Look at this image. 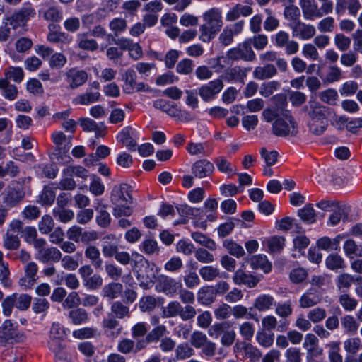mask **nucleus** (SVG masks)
Wrapping results in <instances>:
<instances>
[{
    "label": "nucleus",
    "mask_w": 362,
    "mask_h": 362,
    "mask_svg": "<svg viewBox=\"0 0 362 362\" xmlns=\"http://www.w3.org/2000/svg\"><path fill=\"white\" fill-rule=\"evenodd\" d=\"M115 259L122 265L131 264L132 269L136 272V279L140 282L141 286L148 288L153 284V264L146 259L142 255L135 252H132L131 256L127 252L118 250Z\"/></svg>",
    "instance_id": "obj_1"
},
{
    "label": "nucleus",
    "mask_w": 362,
    "mask_h": 362,
    "mask_svg": "<svg viewBox=\"0 0 362 362\" xmlns=\"http://www.w3.org/2000/svg\"><path fill=\"white\" fill-rule=\"evenodd\" d=\"M308 116V127L314 135H322L328 127V108L317 101H309L305 107Z\"/></svg>",
    "instance_id": "obj_2"
},
{
    "label": "nucleus",
    "mask_w": 362,
    "mask_h": 362,
    "mask_svg": "<svg viewBox=\"0 0 362 362\" xmlns=\"http://www.w3.org/2000/svg\"><path fill=\"white\" fill-rule=\"evenodd\" d=\"M131 199L129 186L127 184L115 185L110 196L111 202L115 205L113 215L117 218L130 216L132 213V209L129 206Z\"/></svg>",
    "instance_id": "obj_3"
},
{
    "label": "nucleus",
    "mask_w": 362,
    "mask_h": 362,
    "mask_svg": "<svg viewBox=\"0 0 362 362\" xmlns=\"http://www.w3.org/2000/svg\"><path fill=\"white\" fill-rule=\"evenodd\" d=\"M272 124V132L278 136H293L297 134L298 127L290 111L280 112L279 117L274 118Z\"/></svg>",
    "instance_id": "obj_4"
},
{
    "label": "nucleus",
    "mask_w": 362,
    "mask_h": 362,
    "mask_svg": "<svg viewBox=\"0 0 362 362\" xmlns=\"http://www.w3.org/2000/svg\"><path fill=\"white\" fill-rule=\"evenodd\" d=\"M272 42L277 48L284 49L286 55H294L299 50L298 42L291 40L289 34L284 30L277 32L272 37Z\"/></svg>",
    "instance_id": "obj_5"
},
{
    "label": "nucleus",
    "mask_w": 362,
    "mask_h": 362,
    "mask_svg": "<svg viewBox=\"0 0 362 362\" xmlns=\"http://www.w3.org/2000/svg\"><path fill=\"white\" fill-rule=\"evenodd\" d=\"M47 242L43 238H40L35 244L37 250L36 259L43 263L49 262H58L62 258L61 252L56 247H46Z\"/></svg>",
    "instance_id": "obj_6"
},
{
    "label": "nucleus",
    "mask_w": 362,
    "mask_h": 362,
    "mask_svg": "<svg viewBox=\"0 0 362 362\" xmlns=\"http://www.w3.org/2000/svg\"><path fill=\"white\" fill-rule=\"evenodd\" d=\"M226 56L229 59L233 61L242 59L247 62H252L256 59V54L247 39L236 47L230 49L227 52Z\"/></svg>",
    "instance_id": "obj_7"
},
{
    "label": "nucleus",
    "mask_w": 362,
    "mask_h": 362,
    "mask_svg": "<svg viewBox=\"0 0 362 362\" xmlns=\"http://www.w3.org/2000/svg\"><path fill=\"white\" fill-rule=\"evenodd\" d=\"M182 288L181 282L175 279L161 274L158 277L156 290L159 293H163L169 297H174L180 289Z\"/></svg>",
    "instance_id": "obj_8"
},
{
    "label": "nucleus",
    "mask_w": 362,
    "mask_h": 362,
    "mask_svg": "<svg viewBox=\"0 0 362 362\" xmlns=\"http://www.w3.org/2000/svg\"><path fill=\"white\" fill-rule=\"evenodd\" d=\"M25 197V192L20 186H15L11 183L4 189L1 194L2 202L4 205L11 209L16 206L21 202Z\"/></svg>",
    "instance_id": "obj_9"
},
{
    "label": "nucleus",
    "mask_w": 362,
    "mask_h": 362,
    "mask_svg": "<svg viewBox=\"0 0 362 362\" xmlns=\"http://www.w3.org/2000/svg\"><path fill=\"white\" fill-rule=\"evenodd\" d=\"M272 100L274 106L266 108L262 112V117L267 122H271L275 117H279L281 112L288 111L286 109L287 106V99L285 95H276L272 97Z\"/></svg>",
    "instance_id": "obj_10"
},
{
    "label": "nucleus",
    "mask_w": 362,
    "mask_h": 362,
    "mask_svg": "<svg viewBox=\"0 0 362 362\" xmlns=\"http://www.w3.org/2000/svg\"><path fill=\"white\" fill-rule=\"evenodd\" d=\"M64 81L71 90L76 89L83 86L88 78V74L83 69L76 67L68 69L64 74Z\"/></svg>",
    "instance_id": "obj_11"
},
{
    "label": "nucleus",
    "mask_w": 362,
    "mask_h": 362,
    "mask_svg": "<svg viewBox=\"0 0 362 362\" xmlns=\"http://www.w3.org/2000/svg\"><path fill=\"white\" fill-rule=\"evenodd\" d=\"M288 27L291 30L293 37L299 38L301 40L311 39L316 33L315 28L313 25L306 24L300 20L288 23Z\"/></svg>",
    "instance_id": "obj_12"
},
{
    "label": "nucleus",
    "mask_w": 362,
    "mask_h": 362,
    "mask_svg": "<svg viewBox=\"0 0 362 362\" xmlns=\"http://www.w3.org/2000/svg\"><path fill=\"white\" fill-rule=\"evenodd\" d=\"M223 88L221 78L209 81L199 88V95L204 102L213 100Z\"/></svg>",
    "instance_id": "obj_13"
},
{
    "label": "nucleus",
    "mask_w": 362,
    "mask_h": 362,
    "mask_svg": "<svg viewBox=\"0 0 362 362\" xmlns=\"http://www.w3.org/2000/svg\"><path fill=\"white\" fill-rule=\"evenodd\" d=\"M117 139L131 151H135L139 140V134L137 131L131 127H126L119 132L117 136Z\"/></svg>",
    "instance_id": "obj_14"
},
{
    "label": "nucleus",
    "mask_w": 362,
    "mask_h": 362,
    "mask_svg": "<svg viewBox=\"0 0 362 362\" xmlns=\"http://www.w3.org/2000/svg\"><path fill=\"white\" fill-rule=\"evenodd\" d=\"M136 74L133 69H127L123 74L124 82V90L126 93H132L135 91H146L148 86L143 82L136 83Z\"/></svg>",
    "instance_id": "obj_15"
},
{
    "label": "nucleus",
    "mask_w": 362,
    "mask_h": 362,
    "mask_svg": "<svg viewBox=\"0 0 362 362\" xmlns=\"http://www.w3.org/2000/svg\"><path fill=\"white\" fill-rule=\"evenodd\" d=\"M19 332L16 323L10 320H6L0 327V344L5 345L7 343H13L19 339Z\"/></svg>",
    "instance_id": "obj_16"
},
{
    "label": "nucleus",
    "mask_w": 362,
    "mask_h": 362,
    "mask_svg": "<svg viewBox=\"0 0 362 362\" xmlns=\"http://www.w3.org/2000/svg\"><path fill=\"white\" fill-rule=\"evenodd\" d=\"M38 267L36 263L31 262L24 267V276L19 279V286L24 290L30 289L35 284L37 276Z\"/></svg>",
    "instance_id": "obj_17"
},
{
    "label": "nucleus",
    "mask_w": 362,
    "mask_h": 362,
    "mask_svg": "<svg viewBox=\"0 0 362 362\" xmlns=\"http://www.w3.org/2000/svg\"><path fill=\"white\" fill-rule=\"evenodd\" d=\"M65 339L49 338L47 345L49 349L54 354L56 362H66L69 360Z\"/></svg>",
    "instance_id": "obj_18"
},
{
    "label": "nucleus",
    "mask_w": 362,
    "mask_h": 362,
    "mask_svg": "<svg viewBox=\"0 0 362 362\" xmlns=\"http://www.w3.org/2000/svg\"><path fill=\"white\" fill-rule=\"evenodd\" d=\"M168 334L167 328L163 325H158L147 334L145 339H141L136 341V349L142 350L151 342L158 341L160 337Z\"/></svg>",
    "instance_id": "obj_19"
},
{
    "label": "nucleus",
    "mask_w": 362,
    "mask_h": 362,
    "mask_svg": "<svg viewBox=\"0 0 362 362\" xmlns=\"http://www.w3.org/2000/svg\"><path fill=\"white\" fill-rule=\"evenodd\" d=\"M194 177L202 179L210 176L214 171V165L209 160L203 158L194 162L191 168Z\"/></svg>",
    "instance_id": "obj_20"
},
{
    "label": "nucleus",
    "mask_w": 362,
    "mask_h": 362,
    "mask_svg": "<svg viewBox=\"0 0 362 362\" xmlns=\"http://www.w3.org/2000/svg\"><path fill=\"white\" fill-rule=\"evenodd\" d=\"M204 25L220 31L223 26L222 12L218 8H212L205 11L202 15Z\"/></svg>",
    "instance_id": "obj_21"
},
{
    "label": "nucleus",
    "mask_w": 362,
    "mask_h": 362,
    "mask_svg": "<svg viewBox=\"0 0 362 362\" xmlns=\"http://www.w3.org/2000/svg\"><path fill=\"white\" fill-rule=\"evenodd\" d=\"M322 300L321 293L316 288L308 289L299 299V306L302 308L313 307Z\"/></svg>",
    "instance_id": "obj_22"
},
{
    "label": "nucleus",
    "mask_w": 362,
    "mask_h": 362,
    "mask_svg": "<svg viewBox=\"0 0 362 362\" xmlns=\"http://www.w3.org/2000/svg\"><path fill=\"white\" fill-rule=\"evenodd\" d=\"M107 205L103 204L101 199H96L94 202V208L97 212L95 218L97 224L103 228H107L111 223V216L106 210Z\"/></svg>",
    "instance_id": "obj_23"
},
{
    "label": "nucleus",
    "mask_w": 362,
    "mask_h": 362,
    "mask_svg": "<svg viewBox=\"0 0 362 362\" xmlns=\"http://www.w3.org/2000/svg\"><path fill=\"white\" fill-rule=\"evenodd\" d=\"M300 6L305 20L312 21L322 17V14L318 11L317 4L315 0H300Z\"/></svg>",
    "instance_id": "obj_24"
},
{
    "label": "nucleus",
    "mask_w": 362,
    "mask_h": 362,
    "mask_svg": "<svg viewBox=\"0 0 362 362\" xmlns=\"http://www.w3.org/2000/svg\"><path fill=\"white\" fill-rule=\"evenodd\" d=\"M276 306L274 298L269 294L259 295L254 300L253 308L259 312H265L273 309Z\"/></svg>",
    "instance_id": "obj_25"
},
{
    "label": "nucleus",
    "mask_w": 362,
    "mask_h": 362,
    "mask_svg": "<svg viewBox=\"0 0 362 362\" xmlns=\"http://www.w3.org/2000/svg\"><path fill=\"white\" fill-rule=\"evenodd\" d=\"M233 280L237 285L243 284L249 288L255 287L259 281V279L258 277L246 273L242 269H238L235 272L233 277Z\"/></svg>",
    "instance_id": "obj_26"
},
{
    "label": "nucleus",
    "mask_w": 362,
    "mask_h": 362,
    "mask_svg": "<svg viewBox=\"0 0 362 362\" xmlns=\"http://www.w3.org/2000/svg\"><path fill=\"white\" fill-rule=\"evenodd\" d=\"M84 255L95 269H102L103 260L100 252L96 246L92 245L87 246L84 251Z\"/></svg>",
    "instance_id": "obj_27"
},
{
    "label": "nucleus",
    "mask_w": 362,
    "mask_h": 362,
    "mask_svg": "<svg viewBox=\"0 0 362 362\" xmlns=\"http://www.w3.org/2000/svg\"><path fill=\"white\" fill-rule=\"evenodd\" d=\"M100 93L98 91L87 90L85 93L75 97L72 103L74 105H88L100 100Z\"/></svg>",
    "instance_id": "obj_28"
},
{
    "label": "nucleus",
    "mask_w": 362,
    "mask_h": 362,
    "mask_svg": "<svg viewBox=\"0 0 362 362\" xmlns=\"http://www.w3.org/2000/svg\"><path fill=\"white\" fill-rule=\"evenodd\" d=\"M277 74L274 65L267 64L262 66H257L253 71V77L257 80H265L272 78Z\"/></svg>",
    "instance_id": "obj_29"
},
{
    "label": "nucleus",
    "mask_w": 362,
    "mask_h": 362,
    "mask_svg": "<svg viewBox=\"0 0 362 362\" xmlns=\"http://www.w3.org/2000/svg\"><path fill=\"white\" fill-rule=\"evenodd\" d=\"M68 317L72 324L80 325L89 321L88 312L81 308H76L69 312Z\"/></svg>",
    "instance_id": "obj_30"
},
{
    "label": "nucleus",
    "mask_w": 362,
    "mask_h": 362,
    "mask_svg": "<svg viewBox=\"0 0 362 362\" xmlns=\"http://www.w3.org/2000/svg\"><path fill=\"white\" fill-rule=\"evenodd\" d=\"M76 42L78 47L83 50L93 52L98 48V42L94 39L88 38L86 33H78Z\"/></svg>",
    "instance_id": "obj_31"
},
{
    "label": "nucleus",
    "mask_w": 362,
    "mask_h": 362,
    "mask_svg": "<svg viewBox=\"0 0 362 362\" xmlns=\"http://www.w3.org/2000/svg\"><path fill=\"white\" fill-rule=\"evenodd\" d=\"M250 265L253 269H261L268 273L272 269V264L268 261L264 255H256L250 258Z\"/></svg>",
    "instance_id": "obj_32"
},
{
    "label": "nucleus",
    "mask_w": 362,
    "mask_h": 362,
    "mask_svg": "<svg viewBox=\"0 0 362 362\" xmlns=\"http://www.w3.org/2000/svg\"><path fill=\"white\" fill-rule=\"evenodd\" d=\"M303 346L310 355H317L321 354V350L318 345V339L313 334L309 333L305 335Z\"/></svg>",
    "instance_id": "obj_33"
},
{
    "label": "nucleus",
    "mask_w": 362,
    "mask_h": 362,
    "mask_svg": "<svg viewBox=\"0 0 362 362\" xmlns=\"http://www.w3.org/2000/svg\"><path fill=\"white\" fill-rule=\"evenodd\" d=\"M47 40L53 44L67 45L72 42V37L64 32H54L50 30L47 36Z\"/></svg>",
    "instance_id": "obj_34"
},
{
    "label": "nucleus",
    "mask_w": 362,
    "mask_h": 362,
    "mask_svg": "<svg viewBox=\"0 0 362 362\" xmlns=\"http://www.w3.org/2000/svg\"><path fill=\"white\" fill-rule=\"evenodd\" d=\"M215 297L214 289L211 286H204L201 288L197 293L198 302L205 305L212 303Z\"/></svg>",
    "instance_id": "obj_35"
},
{
    "label": "nucleus",
    "mask_w": 362,
    "mask_h": 362,
    "mask_svg": "<svg viewBox=\"0 0 362 362\" xmlns=\"http://www.w3.org/2000/svg\"><path fill=\"white\" fill-rule=\"evenodd\" d=\"M340 236H337L334 239L328 237H323L317 241V245L319 249L330 251L339 250Z\"/></svg>",
    "instance_id": "obj_36"
},
{
    "label": "nucleus",
    "mask_w": 362,
    "mask_h": 362,
    "mask_svg": "<svg viewBox=\"0 0 362 362\" xmlns=\"http://www.w3.org/2000/svg\"><path fill=\"white\" fill-rule=\"evenodd\" d=\"M343 249L346 256L349 259H353L355 257H362V245H358L351 239L345 241Z\"/></svg>",
    "instance_id": "obj_37"
},
{
    "label": "nucleus",
    "mask_w": 362,
    "mask_h": 362,
    "mask_svg": "<svg viewBox=\"0 0 362 362\" xmlns=\"http://www.w3.org/2000/svg\"><path fill=\"white\" fill-rule=\"evenodd\" d=\"M246 76V69L238 66L228 69L225 74L226 79L229 81L243 82Z\"/></svg>",
    "instance_id": "obj_38"
},
{
    "label": "nucleus",
    "mask_w": 362,
    "mask_h": 362,
    "mask_svg": "<svg viewBox=\"0 0 362 362\" xmlns=\"http://www.w3.org/2000/svg\"><path fill=\"white\" fill-rule=\"evenodd\" d=\"M325 264L327 269L337 271L346 267L344 258L338 254H330L325 259Z\"/></svg>",
    "instance_id": "obj_39"
},
{
    "label": "nucleus",
    "mask_w": 362,
    "mask_h": 362,
    "mask_svg": "<svg viewBox=\"0 0 362 362\" xmlns=\"http://www.w3.org/2000/svg\"><path fill=\"white\" fill-rule=\"evenodd\" d=\"M0 90L1 95L7 100H13L17 98L16 86L11 84L7 79L0 80Z\"/></svg>",
    "instance_id": "obj_40"
},
{
    "label": "nucleus",
    "mask_w": 362,
    "mask_h": 362,
    "mask_svg": "<svg viewBox=\"0 0 362 362\" xmlns=\"http://www.w3.org/2000/svg\"><path fill=\"white\" fill-rule=\"evenodd\" d=\"M341 323L345 333L351 335L357 333L359 323L354 316L351 315H345L341 318Z\"/></svg>",
    "instance_id": "obj_41"
},
{
    "label": "nucleus",
    "mask_w": 362,
    "mask_h": 362,
    "mask_svg": "<svg viewBox=\"0 0 362 362\" xmlns=\"http://www.w3.org/2000/svg\"><path fill=\"white\" fill-rule=\"evenodd\" d=\"M123 286L121 284L111 282L106 284L102 290V295L110 299L117 298L122 291Z\"/></svg>",
    "instance_id": "obj_42"
},
{
    "label": "nucleus",
    "mask_w": 362,
    "mask_h": 362,
    "mask_svg": "<svg viewBox=\"0 0 362 362\" xmlns=\"http://www.w3.org/2000/svg\"><path fill=\"white\" fill-rule=\"evenodd\" d=\"M119 325V322L110 313L108 314L107 317H105L102 321V327L107 337H117L119 331L115 334L112 330L115 329Z\"/></svg>",
    "instance_id": "obj_43"
},
{
    "label": "nucleus",
    "mask_w": 362,
    "mask_h": 362,
    "mask_svg": "<svg viewBox=\"0 0 362 362\" xmlns=\"http://www.w3.org/2000/svg\"><path fill=\"white\" fill-rule=\"evenodd\" d=\"M214 163L217 169L222 173L232 177L236 174V170L233 168V165L223 156H219L214 160Z\"/></svg>",
    "instance_id": "obj_44"
},
{
    "label": "nucleus",
    "mask_w": 362,
    "mask_h": 362,
    "mask_svg": "<svg viewBox=\"0 0 362 362\" xmlns=\"http://www.w3.org/2000/svg\"><path fill=\"white\" fill-rule=\"evenodd\" d=\"M111 315L118 319H123L130 316L129 308L120 301H115L111 304Z\"/></svg>",
    "instance_id": "obj_45"
},
{
    "label": "nucleus",
    "mask_w": 362,
    "mask_h": 362,
    "mask_svg": "<svg viewBox=\"0 0 362 362\" xmlns=\"http://www.w3.org/2000/svg\"><path fill=\"white\" fill-rule=\"evenodd\" d=\"M110 153V149L107 146L100 145L95 151V154H90L86 158L84 162L86 165L89 166L93 165L95 161H97L99 158H105L108 156Z\"/></svg>",
    "instance_id": "obj_46"
},
{
    "label": "nucleus",
    "mask_w": 362,
    "mask_h": 362,
    "mask_svg": "<svg viewBox=\"0 0 362 362\" xmlns=\"http://www.w3.org/2000/svg\"><path fill=\"white\" fill-rule=\"evenodd\" d=\"M298 215L303 222L309 224L316 221L315 211L312 204H308L303 208L298 209Z\"/></svg>",
    "instance_id": "obj_47"
},
{
    "label": "nucleus",
    "mask_w": 362,
    "mask_h": 362,
    "mask_svg": "<svg viewBox=\"0 0 362 362\" xmlns=\"http://www.w3.org/2000/svg\"><path fill=\"white\" fill-rule=\"evenodd\" d=\"M262 325L266 330H272L276 328L279 332H284L287 329L286 323L284 322L277 327V320L273 315H267L262 320Z\"/></svg>",
    "instance_id": "obj_48"
},
{
    "label": "nucleus",
    "mask_w": 362,
    "mask_h": 362,
    "mask_svg": "<svg viewBox=\"0 0 362 362\" xmlns=\"http://www.w3.org/2000/svg\"><path fill=\"white\" fill-rule=\"evenodd\" d=\"M354 281V276L349 274H341L337 277L336 286L341 292H346Z\"/></svg>",
    "instance_id": "obj_49"
},
{
    "label": "nucleus",
    "mask_w": 362,
    "mask_h": 362,
    "mask_svg": "<svg viewBox=\"0 0 362 362\" xmlns=\"http://www.w3.org/2000/svg\"><path fill=\"white\" fill-rule=\"evenodd\" d=\"M181 311V305L178 301L170 302L166 306L162 308V317L163 318L175 317L179 315Z\"/></svg>",
    "instance_id": "obj_50"
},
{
    "label": "nucleus",
    "mask_w": 362,
    "mask_h": 362,
    "mask_svg": "<svg viewBox=\"0 0 362 362\" xmlns=\"http://www.w3.org/2000/svg\"><path fill=\"white\" fill-rule=\"evenodd\" d=\"M199 40L204 43H209L216 37L219 31L202 24L199 26Z\"/></svg>",
    "instance_id": "obj_51"
},
{
    "label": "nucleus",
    "mask_w": 362,
    "mask_h": 362,
    "mask_svg": "<svg viewBox=\"0 0 362 362\" xmlns=\"http://www.w3.org/2000/svg\"><path fill=\"white\" fill-rule=\"evenodd\" d=\"M117 351L122 354H127L131 352L137 353L141 350L136 349V341L124 338L118 342Z\"/></svg>",
    "instance_id": "obj_52"
},
{
    "label": "nucleus",
    "mask_w": 362,
    "mask_h": 362,
    "mask_svg": "<svg viewBox=\"0 0 362 362\" xmlns=\"http://www.w3.org/2000/svg\"><path fill=\"white\" fill-rule=\"evenodd\" d=\"M54 217L62 223H68L74 216V211L64 207H54L53 209Z\"/></svg>",
    "instance_id": "obj_53"
},
{
    "label": "nucleus",
    "mask_w": 362,
    "mask_h": 362,
    "mask_svg": "<svg viewBox=\"0 0 362 362\" xmlns=\"http://www.w3.org/2000/svg\"><path fill=\"white\" fill-rule=\"evenodd\" d=\"M69 329H66L59 322H53L49 332V338L65 339L69 334Z\"/></svg>",
    "instance_id": "obj_54"
},
{
    "label": "nucleus",
    "mask_w": 362,
    "mask_h": 362,
    "mask_svg": "<svg viewBox=\"0 0 362 362\" xmlns=\"http://www.w3.org/2000/svg\"><path fill=\"white\" fill-rule=\"evenodd\" d=\"M62 175L76 176L83 179H86L88 176V171L81 165H69L63 169Z\"/></svg>",
    "instance_id": "obj_55"
},
{
    "label": "nucleus",
    "mask_w": 362,
    "mask_h": 362,
    "mask_svg": "<svg viewBox=\"0 0 362 362\" xmlns=\"http://www.w3.org/2000/svg\"><path fill=\"white\" fill-rule=\"evenodd\" d=\"M267 244L271 252H280L285 246V238L281 236H272L267 240Z\"/></svg>",
    "instance_id": "obj_56"
},
{
    "label": "nucleus",
    "mask_w": 362,
    "mask_h": 362,
    "mask_svg": "<svg viewBox=\"0 0 362 362\" xmlns=\"http://www.w3.org/2000/svg\"><path fill=\"white\" fill-rule=\"evenodd\" d=\"M148 325L146 322H141L135 324L131 329L132 337L138 341L141 339H145L148 329Z\"/></svg>",
    "instance_id": "obj_57"
},
{
    "label": "nucleus",
    "mask_w": 362,
    "mask_h": 362,
    "mask_svg": "<svg viewBox=\"0 0 362 362\" xmlns=\"http://www.w3.org/2000/svg\"><path fill=\"white\" fill-rule=\"evenodd\" d=\"M16 302V308L19 310H26L30 305L32 297L25 293H13Z\"/></svg>",
    "instance_id": "obj_58"
},
{
    "label": "nucleus",
    "mask_w": 362,
    "mask_h": 362,
    "mask_svg": "<svg viewBox=\"0 0 362 362\" xmlns=\"http://www.w3.org/2000/svg\"><path fill=\"white\" fill-rule=\"evenodd\" d=\"M192 238L195 242L207 247L211 250H215L216 248V245L215 242L212 239L209 238V237L206 236L205 235L202 234L200 232L192 233Z\"/></svg>",
    "instance_id": "obj_59"
},
{
    "label": "nucleus",
    "mask_w": 362,
    "mask_h": 362,
    "mask_svg": "<svg viewBox=\"0 0 362 362\" xmlns=\"http://www.w3.org/2000/svg\"><path fill=\"white\" fill-rule=\"evenodd\" d=\"M206 143L189 142L186 146V150L192 156H204L209 154L206 150Z\"/></svg>",
    "instance_id": "obj_60"
},
{
    "label": "nucleus",
    "mask_w": 362,
    "mask_h": 362,
    "mask_svg": "<svg viewBox=\"0 0 362 362\" xmlns=\"http://www.w3.org/2000/svg\"><path fill=\"white\" fill-rule=\"evenodd\" d=\"M182 268V260L177 256L172 257L164 264V269L170 273H179Z\"/></svg>",
    "instance_id": "obj_61"
},
{
    "label": "nucleus",
    "mask_w": 362,
    "mask_h": 362,
    "mask_svg": "<svg viewBox=\"0 0 362 362\" xmlns=\"http://www.w3.org/2000/svg\"><path fill=\"white\" fill-rule=\"evenodd\" d=\"M288 2L291 4L286 6L284 15L286 19H287L289 23H293V21H298L299 17L300 16V12L299 8L294 6L292 3L293 0H288Z\"/></svg>",
    "instance_id": "obj_62"
},
{
    "label": "nucleus",
    "mask_w": 362,
    "mask_h": 362,
    "mask_svg": "<svg viewBox=\"0 0 362 362\" xmlns=\"http://www.w3.org/2000/svg\"><path fill=\"white\" fill-rule=\"evenodd\" d=\"M4 247L9 250H16L20 246V240L17 234L6 232L3 238Z\"/></svg>",
    "instance_id": "obj_63"
},
{
    "label": "nucleus",
    "mask_w": 362,
    "mask_h": 362,
    "mask_svg": "<svg viewBox=\"0 0 362 362\" xmlns=\"http://www.w3.org/2000/svg\"><path fill=\"white\" fill-rule=\"evenodd\" d=\"M223 246L231 255H233L236 257H240L245 255V250L243 247L232 240H225L223 242Z\"/></svg>",
    "instance_id": "obj_64"
}]
</instances>
